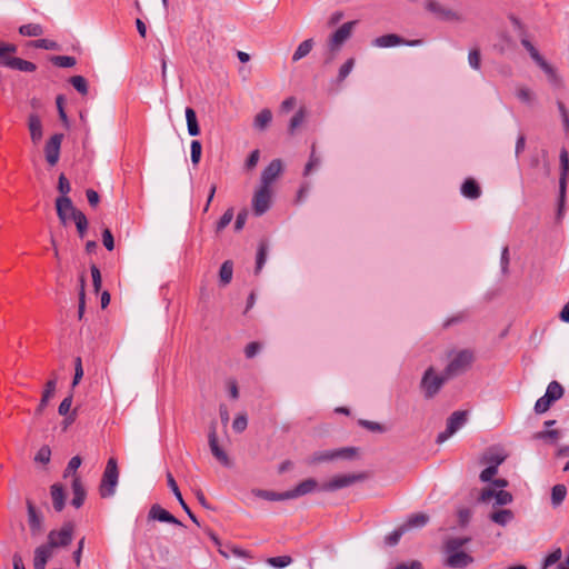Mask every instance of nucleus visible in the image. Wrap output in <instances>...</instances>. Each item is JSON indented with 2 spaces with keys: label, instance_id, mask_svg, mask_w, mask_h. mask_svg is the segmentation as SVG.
Returning <instances> with one entry per match:
<instances>
[{
  "label": "nucleus",
  "instance_id": "nucleus-1",
  "mask_svg": "<svg viewBox=\"0 0 569 569\" xmlns=\"http://www.w3.org/2000/svg\"><path fill=\"white\" fill-rule=\"evenodd\" d=\"M469 541L468 538H452L446 543V565L451 568H466L473 562V558L462 550L463 545Z\"/></svg>",
  "mask_w": 569,
  "mask_h": 569
},
{
  "label": "nucleus",
  "instance_id": "nucleus-2",
  "mask_svg": "<svg viewBox=\"0 0 569 569\" xmlns=\"http://www.w3.org/2000/svg\"><path fill=\"white\" fill-rule=\"evenodd\" d=\"M425 9L439 21L453 23L463 22L466 20V17L460 9L447 6L437 0L426 1Z\"/></svg>",
  "mask_w": 569,
  "mask_h": 569
},
{
  "label": "nucleus",
  "instance_id": "nucleus-3",
  "mask_svg": "<svg viewBox=\"0 0 569 569\" xmlns=\"http://www.w3.org/2000/svg\"><path fill=\"white\" fill-rule=\"evenodd\" d=\"M473 362V355L469 350H460L449 356V362L445 373L447 378L459 376L466 372Z\"/></svg>",
  "mask_w": 569,
  "mask_h": 569
},
{
  "label": "nucleus",
  "instance_id": "nucleus-4",
  "mask_svg": "<svg viewBox=\"0 0 569 569\" xmlns=\"http://www.w3.org/2000/svg\"><path fill=\"white\" fill-rule=\"evenodd\" d=\"M358 456L359 452L356 447H343L315 452L311 458V462L320 463L335 460H355L358 458Z\"/></svg>",
  "mask_w": 569,
  "mask_h": 569
},
{
  "label": "nucleus",
  "instance_id": "nucleus-5",
  "mask_svg": "<svg viewBox=\"0 0 569 569\" xmlns=\"http://www.w3.org/2000/svg\"><path fill=\"white\" fill-rule=\"evenodd\" d=\"M119 471L117 460L110 458L107 462L102 481L100 485V493L103 498L113 496L118 485Z\"/></svg>",
  "mask_w": 569,
  "mask_h": 569
},
{
  "label": "nucleus",
  "instance_id": "nucleus-6",
  "mask_svg": "<svg viewBox=\"0 0 569 569\" xmlns=\"http://www.w3.org/2000/svg\"><path fill=\"white\" fill-rule=\"evenodd\" d=\"M366 479L363 473L336 475L321 485V491L332 492L355 485Z\"/></svg>",
  "mask_w": 569,
  "mask_h": 569
},
{
  "label": "nucleus",
  "instance_id": "nucleus-7",
  "mask_svg": "<svg viewBox=\"0 0 569 569\" xmlns=\"http://www.w3.org/2000/svg\"><path fill=\"white\" fill-rule=\"evenodd\" d=\"M74 526L72 522H66L60 529L51 530L47 536V543L53 549L67 547L73 538Z\"/></svg>",
  "mask_w": 569,
  "mask_h": 569
},
{
  "label": "nucleus",
  "instance_id": "nucleus-8",
  "mask_svg": "<svg viewBox=\"0 0 569 569\" xmlns=\"http://www.w3.org/2000/svg\"><path fill=\"white\" fill-rule=\"evenodd\" d=\"M478 500L482 503H489L491 500H495L493 506H507L512 502L513 497L506 490L486 487L481 490Z\"/></svg>",
  "mask_w": 569,
  "mask_h": 569
},
{
  "label": "nucleus",
  "instance_id": "nucleus-9",
  "mask_svg": "<svg viewBox=\"0 0 569 569\" xmlns=\"http://www.w3.org/2000/svg\"><path fill=\"white\" fill-rule=\"evenodd\" d=\"M446 379V376L437 375L433 368L427 369L421 380V389L426 397H433L440 390Z\"/></svg>",
  "mask_w": 569,
  "mask_h": 569
},
{
  "label": "nucleus",
  "instance_id": "nucleus-10",
  "mask_svg": "<svg viewBox=\"0 0 569 569\" xmlns=\"http://www.w3.org/2000/svg\"><path fill=\"white\" fill-rule=\"evenodd\" d=\"M467 422L466 411H455L447 421V428L440 432L437 438V442L442 443L447 441L452 435H455L462 426Z\"/></svg>",
  "mask_w": 569,
  "mask_h": 569
},
{
  "label": "nucleus",
  "instance_id": "nucleus-11",
  "mask_svg": "<svg viewBox=\"0 0 569 569\" xmlns=\"http://www.w3.org/2000/svg\"><path fill=\"white\" fill-rule=\"evenodd\" d=\"M56 208L58 217L63 224H68L74 217L81 213V211L73 206L69 197H59L56 200Z\"/></svg>",
  "mask_w": 569,
  "mask_h": 569
},
{
  "label": "nucleus",
  "instance_id": "nucleus-12",
  "mask_svg": "<svg viewBox=\"0 0 569 569\" xmlns=\"http://www.w3.org/2000/svg\"><path fill=\"white\" fill-rule=\"evenodd\" d=\"M522 46L529 52L532 60L542 69V71L548 76L551 82H557L558 77L555 69L543 59V57L538 52V50L533 47V44L528 40H522Z\"/></svg>",
  "mask_w": 569,
  "mask_h": 569
},
{
  "label": "nucleus",
  "instance_id": "nucleus-13",
  "mask_svg": "<svg viewBox=\"0 0 569 569\" xmlns=\"http://www.w3.org/2000/svg\"><path fill=\"white\" fill-rule=\"evenodd\" d=\"M271 189L259 187L252 198L253 212L261 216L270 208L271 204Z\"/></svg>",
  "mask_w": 569,
  "mask_h": 569
},
{
  "label": "nucleus",
  "instance_id": "nucleus-14",
  "mask_svg": "<svg viewBox=\"0 0 569 569\" xmlns=\"http://www.w3.org/2000/svg\"><path fill=\"white\" fill-rule=\"evenodd\" d=\"M62 139V133H54L46 142L44 157L50 166H56L59 161Z\"/></svg>",
  "mask_w": 569,
  "mask_h": 569
},
{
  "label": "nucleus",
  "instance_id": "nucleus-15",
  "mask_svg": "<svg viewBox=\"0 0 569 569\" xmlns=\"http://www.w3.org/2000/svg\"><path fill=\"white\" fill-rule=\"evenodd\" d=\"M320 488L321 485L316 479L309 478L298 483L295 488L287 490L286 497L288 500L298 499L311 492L321 491Z\"/></svg>",
  "mask_w": 569,
  "mask_h": 569
},
{
  "label": "nucleus",
  "instance_id": "nucleus-16",
  "mask_svg": "<svg viewBox=\"0 0 569 569\" xmlns=\"http://www.w3.org/2000/svg\"><path fill=\"white\" fill-rule=\"evenodd\" d=\"M56 549L47 542L39 545L33 550L32 566L33 569H46L47 563L53 557Z\"/></svg>",
  "mask_w": 569,
  "mask_h": 569
},
{
  "label": "nucleus",
  "instance_id": "nucleus-17",
  "mask_svg": "<svg viewBox=\"0 0 569 569\" xmlns=\"http://www.w3.org/2000/svg\"><path fill=\"white\" fill-rule=\"evenodd\" d=\"M282 172V162L279 159L272 160L261 173L260 187L271 189V184Z\"/></svg>",
  "mask_w": 569,
  "mask_h": 569
},
{
  "label": "nucleus",
  "instance_id": "nucleus-18",
  "mask_svg": "<svg viewBox=\"0 0 569 569\" xmlns=\"http://www.w3.org/2000/svg\"><path fill=\"white\" fill-rule=\"evenodd\" d=\"M356 21H349L339 27L330 38V47L338 50L340 46L351 36Z\"/></svg>",
  "mask_w": 569,
  "mask_h": 569
},
{
  "label": "nucleus",
  "instance_id": "nucleus-19",
  "mask_svg": "<svg viewBox=\"0 0 569 569\" xmlns=\"http://www.w3.org/2000/svg\"><path fill=\"white\" fill-rule=\"evenodd\" d=\"M28 508V525L33 536H38L43 530L42 516L37 511L36 507L30 500H27Z\"/></svg>",
  "mask_w": 569,
  "mask_h": 569
},
{
  "label": "nucleus",
  "instance_id": "nucleus-20",
  "mask_svg": "<svg viewBox=\"0 0 569 569\" xmlns=\"http://www.w3.org/2000/svg\"><path fill=\"white\" fill-rule=\"evenodd\" d=\"M560 179H559V193H560V201L563 202L566 197V188H567V180L569 176V156L567 150H561L560 152Z\"/></svg>",
  "mask_w": 569,
  "mask_h": 569
},
{
  "label": "nucleus",
  "instance_id": "nucleus-21",
  "mask_svg": "<svg viewBox=\"0 0 569 569\" xmlns=\"http://www.w3.org/2000/svg\"><path fill=\"white\" fill-rule=\"evenodd\" d=\"M209 447L212 455L218 461H220L226 467L230 466L231 462L228 455L219 447L218 437L214 428H212L209 433Z\"/></svg>",
  "mask_w": 569,
  "mask_h": 569
},
{
  "label": "nucleus",
  "instance_id": "nucleus-22",
  "mask_svg": "<svg viewBox=\"0 0 569 569\" xmlns=\"http://www.w3.org/2000/svg\"><path fill=\"white\" fill-rule=\"evenodd\" d=\"M28 129L31 141L37 144L43 136L42 121L37 113H30L28 117Z\"/></svg>",
  "mask_w": 569,
  "mask_h": 569
},
{
  "label": "nucleus",
  "instance_id": "nucleus-23",
  "mask_svg": "<svg viewBox=\"0 0 569 569\" xmlns=\"http://www.w3.org/2000/svg\"><path fill=\"white\" fill-rule=\"evenodd\" d=\"M149 518H151L153 520L161 521V522H169V523H173V525H178V526L182 525L169 511H167L166 509L161 508L158 505H154L151 507V509L149 511Z\"/></svg>",
  "mask_w": 569,
  "mask_h": 569
},
{
  "label": "nucleus",
  "instance_id": "nucleus-24",
  "mask_svg": "<svg viewBox=\"0 0 569 569\" xmlns=\"http://www.w3.org/2000/svg\"><path fill=\"white\" fill-rule=\"evenodd\" d=\"M167 482H168V486L171 489L172 493L174 495V497L178 499L179 503L181 505L182 509L188 513V516L194 523L199 525L196 516L191 512L188 505L184 502L182 495L178 488V485L170 472L167 473Z\"/></svg>",
  "mask_w": 569,
  "mask_h": 569
},
{
  "label": "nucleus",
  "instance_id": "nucleus-25",
  "mask_svg": "<svg viewBox=\"0 0 569 569\" xmlns=\"http://www.w3.org/2000/svg\"><path fill=\"white\" fill-rule=\"evenodd\" d=\"M429 521V516L423 512L415 513L408 517V519L401 525L402 531H409L415 528H422Z\"/></svg>",
  "mask_w": 569,
  "mask_h": 569
},
{
  "label": "nucleus",
  "instance_id": "nucleus-26",
  "mask_svg": "<svg viewBox=\"0 0 569 569\" xmlns=\"http://www.w3.org/2000/svg\"><path fill=\"white\" fill-rule=\"evenodd\" d=\"M2 64H4L6 67H9L11 69H16V70H19V71H23V72H33L36 70V64L30 62V61H27V60H23L21 58H7Z\"/></svg>",
  "mask_w": 569,
  "mask_h": 569
},
{
  "label": "nucleus",
  "instance_id": "nucleus-27",
  "mask_svg": "<svg viewBox=\"0 0 569 569\" xmlns=\"http://www.w3.org/2000/svg\"><path fill=\"white\" fill-rule=\"evenodd\" d=\"M72 491L73 499L71 501L72 506L76 508H80L86 499V489L78 476L72 479Z\"/></svg>",
  "mask_w": 569,
  "mask_h": 569
},
{
  "label": "nucleus",
  "instance_id": "nucleus-28",
  "mask_svg": "<svg viewBox=\"0 0 569 569\" xmlns=\"http://www.w3.org/2000/svg\"><path fill=\"white\" fill-rule=\"evenodd\" d=\"M489 519L492 522L505 527L515 519V513L510 509H498L489 515Z\"/></svg>",
  "mask_w": 569,
  "mask_h": 569
},
{
  "label": "nucleus",
  "instance_id": "nucleus-29",
  "mask_svg": "<svg viewBox=\"0 0 569 569\" xmlns=\"http://www.w3.org/2000/svg\"><path fill=\"white\" fill-rule=\"evenodd\" d=\"M51 499L53 508L61 511L66 505V493L61 485L54 483L51 486Z\"/></svg>",
  "mask_w": 569,
  "mask_h": 569
},
{
  "label": "nucleus",
  "instance_id": "nucleus-30",
  "mask_svg": "<svg viewBox=\"0 0 569 569\" xmlns=\"http://www.w3.org/2000/svg\"><path fill=\"white\" fill-rule=\"evenodd\" d=\"M251 496H253L256 498L264 499L268 501L288 500L286 497V491L276 492V491H271V490L253 489V490H251Z\"/></svg>",
  "mask_w": 569,
  "mask_h": 569
},
{
  "label": "nucleus",
  "instance_id": "nucleus-31",
  "mask_svg": "<svg viewBox=\"0 0 569 569\" xmlns=\"http://www.w3.org/2000/svg\"><path fill=\"white\" fill-rule=\"evenodd\" d=\"M56 386H57V379L56 377L50 379L47 383H46V388H44V391L42 393V398H41V401L37 408V413H41L43 411V409L46 408V406L48 405L50 398L54 395V391H56Z\"/></svg>",
  "mask_w": 569,
  "mask_h": 569
},
{
  "label": "nucleus",
  "instance_id": "nucleus-32",
  "mask_svg": "<svg viewBox=\"0 0 569 569\" xmlns=\"http://www.w3.org/2000/svg\"><path fill=\"white\" fill-rule=\"evenodd\" d=\"M402 43V40L397 34H385L376 38L372 41V46L377 48H390Z\"/></svg>",
  "mask_w": 569,
  "mask_h": 569
},
{
  "label": "nucleus",
  "instance_id": "nucleus-33",
  "mask_svg": "<svg viewBox=\"0 0 569 569\" xmlns=\"http://www.w3.org/2000/svg\"><path fill=\"white\" fill-rule=\"evenodd\" d=\"M186 120L188 127V133L196 137L200 133V128L197 120L196 111L192 108H186Z\"/></svg>",
  "mask_w": 569,
  "mask_h": 569
},
{
  "label": "nucleus",
  "instance_id": "nucleus-34",
  "mask_svg": "<svg viewBox=\"0 0 569 569\" xmlns=\"http://www.w3.org/2000/svg\"><path fill=\"white\" fill-rule=\"evenodd\" d=\"M516 97L518 98V100L527 106H531L533 104L535 100H536V94L535 92L528 88V87H525V86H520L516 89V92H515Z\"/></svg>",
  "mask_w": 569,
  "mask_h": 569
},
{
  "label": "nucleus",
  "instance_id": "nucleus-35",
  "mask_svg": "<svg viewBox=\"0 0 569 569\" xmlns=\"http://www.w3.org/2000/svg\"><path fill=\"white\" fill-rule=\"evenodd\" d=\"M272 120V113L269 109H262L258 112L253 120V126L259 129H266Z\"/></svg>",
  "mask_w": 569,
  "mask_h": 569
},
{
  "label": "nucleus",
  "instance_id": "nucleus-36",
  "mask_svg": "<svg viewBox=\"0 0 569 569\" xmlns=\"http://www.w3.org/2000/svg\"><path fill=\"white\" fill-rule=\"evenodd\" d=\"M19 33L24 37H40L44 33V29L39 23H27L20 26Z\"/></svg>",
  "mask_w": 569,
  "mask_h": 569
},
{
  "label": "nucleus",
  "instance_id": "nucleus-37",
  "mask_svg": "<svg viewBox=\"0 0 569 569\" xmlns=\"http://www.w3.org/2000/svg\"><path fill=\"white\" fill-rule=\"evenodd\" d=\"M313 48V41L311 39L302 41L292 54V61L297 62L308 56Z\"/></svg>",
  "mask_w": 569,
  "mask_h": 569
},
{
  "label": "nucleus",
  "instance_id": "nucleus-38",
  "mask_svg": "<svg viewBox=\"0 0 569 569\" xmlns=\"http://www.w3.org/2000/svg\"><path fill=\"white\" fill-rule=\"evenodd\" d=\"M461 192L465 197L470 199H476L480 196L479 186L472 179H468L465 181V183L461 187Z\"/></svg>",
  "mask_w": 569,
  "mask_h": 569
},
{
  "label": "nucleus",
  "instance_id": "nucleus-39",
  "mask_svg": "<svg viewBox=\"0 0 569 569\" xmlns=\"http://www.w3.org/2000/svg\"><path fill=\"white\" fill-rule=\"evenodd\" d=\"M505 460V457H500V458H497V461L493 463V465H490L488 466L486 469H483L480 473V480L482 482H489L492 480V478L497 475L498 472V467L499 465L502 463V461Z\"/></svg>",
  "mask_w": 569,
  "mask_h": 569
},
{
  "label": "nucleus",
  "instance_id": "nucleus-40",
  "mask_svg": "<svg viewBox=\"0 0 569 569\" xmlns=\"http://www.w3.org/2000/svg\"><path fill=\"white\" fill-rule=\"evenodd\" d=\"M567 496V489L563 485H556L551 490V503L553 507L560 506Z\"/></svg>",
  "mask_w": 569,
  "mask_h": 569
},
{
  "label": "nucleus",
  "instance_id": "nucleus-41",
  "mask_svg": "<svg viewBox=\"0 0 569 569\" xmlns=\"http://www.w3.org/2000/svg\"><path fill=\"white\" fill-rule=\"evenodd\" d=\"M552 402L560 399L563 395V388L557 381H551L545 393Z\"/></svg>",
  "mask_w": 569,
  "mask_h": 569
},
{
  "label": "nucleus",
  "instance_id": "nucleus-42",
  "mask_svg": "<svg viewBox=\"0 0 569 569\" xmlns=\"http://www.w3.org/2000/svg\"><path fill=\"white\" fill-rule=\"evenodd\" d=\"M307 117V111L301 108L299 109L296 114L291 118L289 123V132L291 134L295 133V131L305 122Z\"/></svg>",
  "mask_w": 569,
  "mask_h": 569
},
{
  "label": "nucleus",
  "instance_id": "nucleus-43",
  "mask_svg": "<svg viewBox=\"0 0 569 569\" xmlns=\"http://www.w3.org/2000/svg\"><path fill=\"white\" fill-rule=\"evenodd\" d=\"M232 272H233V268H232L231 261H224L222 263V266L220 268V272H219L220 282L223 286L228 284L231 281Z\"/></svg>",
  "mask_w": 569,
  "mask_h": 569
},
{
  "label": "nucleus",
  "instance_id": "nucleus-44",
  "mask_svg": "<svg viewBox=\"0 0 569 569\" xmlns=\"http://www.w3.org/2000/svg\"><path fill=\"white\" fill-rule=\"evenodd\" d=\"M51 61L60 68H71L77 63L76 59L70 56H54L51 58Z\"/></svg>",
  "mask_w": 569,
  "mask_h": 569
},
{
  "label": "nucleus",
  "instance_id": "nucleus-45",
  "mask_svg": "<svg viewBox=\"0 0 569 569\" xmlns=\"http://www.w3.org/2000/svg\"><path fill=\"white\" fill-rule=\"evenodd\" d=\"M30 46L38 49H44V50H58L59 44L49 39H39L30 42Z\"/></svg>",
  "mask_w": 569,
  "mask_h": 569
},
{
  "label": "nucleus",
  "instance_id": "nucleus-46",
  "mask_svg": "<svg viewBox=\"0 0 569 569\" xmlns=\"http://www.w3.org/2000/svg\"><path fill=\"white\" fill-rule=\"evenodd\" d=\"M81 462H82V460L79 456L72 457L70 459V461L68 462V466L64 470L63 477L67 478L70 475H72L74 478L77 476L78 468L81 466Z\"/></svg>",
  "mask_w": 569,
  "mask_h": 569
},
{
  "label": "nucleus",
  "instance_id": "nucleus-47",
  "mask_svg": "<svg viewBox=\"0 0 569 569\" xmlns=\"http://www.w3.org/2000/svg\"><path fill=\"white\" fill-rule=\"evenodd\" d=\"M267 562L274 568H284L292 563V558L290 556H279L272 557L267 560Z\"/></svg>",
  "mask_w": 569,
  "mask_h": 569
},
{
  "label": "nucleus",
  "instance_id": "nucleus-48",
  "mask_svg": "<svg viewBox=\"0 0 569 569\" xmlns=\"http://www.w3.org/2000/svg\"><path fill=\"white\" fill-rule=\"evenodd\" d=\"M77 227L78 233L80 238H83L86 236L87 229H88V220L87 217L81 212L74 219L72 220Z\"/></svg>",
  "mask_w": 569,
  "mask_h": 569
},
{
  "label": "nucleus",
  "instance_id": "nucleus-49",
  "mask_svg": "<svg viewBox=\"0 0 569 569\" xmlns=\"http://www.w3.org/2000/svg\"><path fill=\"white\" fill-rule=\"evenodd\" d=\"M73 88L82 94H87L88 92V83L87 80L82 76H73L70 79Z\"/></svg>",
  "mask_w": 569,
  "mask_h": 569
},
{
  "label": "nucleus",
  "instance_id": "nucleus-50",
  "mask_svg": "<svg viewBox=\"0 0 569 569\" xmlns=\"http://www.w3.org/2000/svg\"><path fill=\"white\" fill-rule=\"evenodd\" d=\"M191 162L197 166L201 159L202 147L198 140H192L190 144Z\"/></svg>",
  "mask_w": 569,
  "mask_h": 569
},
{
  "label": "nucleus",
  "instance_id": "nucleus-51",
  "mask_svg": "<svg viewBox=\"0 0 569 569\" xmlns=\"http://www.w3.org/2000/svg\"><path fill=\"white\" fill-rule=\"evenodd\" d=\"M353 66H355V59L353 58L348 59L339 69L338 80L343 81L352 71Z\"/></svg>",
  "mask_w": 569,
  "mask_h": 569
},
{
  "label": "nucleus",
  "instance_id": "nucleus-52",
  "mask_svg": "<svg viewBox=\"0 0 569 569\" xmlns=\"http://www.w3.org/2000/svg\"><path fill=\"white\" fill-rule=\"evenodd\" d=\"M17 52V46L8 42L0 41V59L1 63L10 58L9 54Z\"/></svg>",
  "mask_w": 569,
  "mask_h": 569
},
{
  "label": "nucleus",
  "instance_id": "nucleus-53",
  "mask_svg": "<svg viewBox=\"0 0 569 569\" xmlns=\"http://www.w3.org/2000/svg\"><path fill=\"white\" fill-rule=\"evenodd\" d=\"M233 219V209L229 208L217 223V232L223 230Z\"/></svg>",
  "mask_w": 569,
  "mask_h": 569
},
{
  "label": "nucleus",
  "instance_id": "nucleus-54",
  "mask_svg": "<svg viewBox=\"0 0 569 569\" xmlns=\"http://www.w3.org/2000/svg\"><path fill=\"white\" fill-rule=\"evenodd\" d=\"M551 405L552 401L546 395H543L536 401L535 410L537 413H543L550 408Z\"/></svg>",
  "mask_w": 569,
  "mask_h": 569
},
{
  "label": "nucleus",
  "instance_id": "nucleus-55",
  "mask_svg": "<svg viewBox=\"0 0 569 569\" xmlns=\"http://www.w3.org/2000/svg\"><path fill=\"white\" fill-rule=\"evenodd\" d=\"M50 457H51L50 448L48 446H43L38 450L36 457H34V460L37 462L48 463L50 461Z\"/></svg>",
  "mask_w": 569,
  "mask_h": 569
},
{
  "label": "nucleus",
  "instance_id": "nucleus-56",
  "mask_svg": "<svg viewBox=\"0 0 569 569\" xmlns=\"http://www.w3.org/2000/svg\"><path fill=\"white\" fill-rule=\"evenodd\" d=\"M468 62L469 66L475 70L480 68L481 57L478 49L470 50L468 54Z\"/></svg>",
  "mask_w": 569,
  "mask_h": 569
},
{
  "label": "nucleus",
  "instance_id": "nucleus-57",
  "mask_svg": "<svg viewBox=\"0 0 569 569\" xmlns=\"http://www.w3.org/2000/svg\"><path fill=\"white\" fill-rule=\"evenodd\" d=\"M247 425H248L247 416L238 415L232 422V428L236 432L240 433L247 428Z\"/></svg>",
  "mask_w": 569,
  "mask_h": 569
},
{
  "label": "nucleus",
  "instance_id": "nucleus-58",
  "mask_svg": "<svg viewBox=\"0 0 569 569\" xmlns=\"http://www.w3.org/2000/svg\"><path fill=\"white\" fill-rule=\"evenodd\" d=\"M83 377V368H82V362H81V358H77L76 361H74V377H73V381H72V386H77L80 380L82 379Z\"/></svg>",
  "mask_w": 569,
  "mask_h": 569
},
{
  "label": "nucleus",
  "instance_id": "nucleus-59",
  "mask_svg": "<svg viewBox=\"0 0 569 569\" xmlns=\"http://www.w3.org/2000/svg\"><path fill=\"white\" fill-rule=\"evenodd\" d=\"M90 269H91L93 288H94V291L98 292L101 288V273L96 264H92Z\"/></svg>",
  "mask_w": 569,
  "mask_h": 569
},
{
  "label": "nucleus",
  "instance_id": "nucleus-60",
  "mask_svg": "<svg viewBox=\"0 0 569 569\" xmlns=\"http://www.w3.org/2000/svg\"><path fill=\"white\" fill-rule=\"evenodd\" d=\"M560 558H561V550L558 548L546 557V559L543 561V569L556 563L558 560H560Z\"/></svg>",
  "mask_w": 569,
  "mask_h": 569
},
{
  "label": "nucleus",
  "instance_id": "nucleus-61",
  "mask_svg": "<svg viewBox=\"0 0 569 569\" xmlns=\"http://www.w3.org/2000/svg\"><path fill=\"white\" fill-rule=\"evenodd\" d=\"M58 190L62 193L61 197H68L67 194L70 192L71 190V186H70V182L68 181V179L64 177V174H60L59 177V181H58Z\"/></svg>",
  "mask_w": 569,
  "mask_h": 569
},
{
  "label": "nucleus",
  "instance_id": "nucleus-62",
  "mask_svg": "<svg viewBox=\"0 0 569 569\" xmlns=\"http://www.w3.org/2000/svg\"><path fill=\"white\" fill-rule=\"evenodd\" d=\"M320 164V158L316 156L315 150H312L310 154V159L305 168V176L310 174L312 169L317 168Z\"/></svg>",
  "mask_w": 569,
  "mask_h": 569
},
{
  "label": "nucleus",
  "instance_id": "nucleus-63",
  "mask_svg": "<svg viewBox=\"0 0 569 569\" xmlns=\"http://www.w3.org/2000/svg\"><path fill=\"white\" fill-rule=\"evenodd\" d=\"M559 437L560 432L558 430L540 431L536 435L537 439H550L551 441H557Z\"/></svg>",
  "mask_w": 569,
  "mask_h": 569
},
{
  "label": "nucleus",
  "instance_id": "nucleus-64",
  "mask_svg": "<svg viewBox=\"0 0 569 569\" xmlns=\"http://www.w3.org/2000/svg\"><path fill=\"white\" fill-rule=\"evenodd\" d=\"M102 242H103V246L108 249V250H113L114 248V240H113V236L111 233V231L109 229H104L103 232H102Z\"/></svg>",
  "mask_w": 569,
  "mask_h": 569
}]
</instances>
